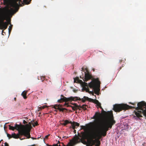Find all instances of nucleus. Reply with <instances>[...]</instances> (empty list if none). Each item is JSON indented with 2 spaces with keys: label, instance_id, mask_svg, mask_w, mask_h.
<instances>
[{
  "label": "nucleus",
  "instance_id": "26",
  "mask_svg": "<svg viewBox=\"0 0 146 146\" xmlns=\"http://www.w3.org/2000/svg\"><path fill=\"white\" fill-rule=\"evenodd\" d=\"M7 137L9 138V139L12 137V135L11 136L10 134L7 133Z\"/></svg>",
  "mask_w": 146,
  "mask_h": 146
},
{
  "label": "nucleus",
  "instance_id": "17",
  "mask_svg": "<svg viewBox=\"0 0 146 146\" xmlns=\"http://www.w3.org/2000/svg\"><path fill=\"white\" fill-rule=\"evenodd\" d=\"M57 109L59 110L60 111H62V112H63L64 110H67L65 108H60L59 106L57 108Z\"/></svg>",
  "mask_w": 146,
  "mask_h": 146
},
{
  "label": "nucleus",
  "instance_id": "15",
  "mask_svg": "<svg viewBox=\"0 0 146 146\" xmlns=\"http://www.w3.org/2000/svg\"><path fill=\"white\" fill-rule=\"evenodd\" d=\"M79 106V107H80V108H82L83 110H87V107H88V106L86 105H83L82 106H80V105Z\"/></svg>",
  "mask_w": 146,
  "mask_h": 146
},
{
  "label": "nucleus",
  "instance_id": "46",
  "mask_svg": "<svg viewBox=\"0 0 146 146\" xmlns=\"http://www.w3.org/2000/svg\"><path fill=\"white\" fill-rule=\"evenodd\" d=\"M31 138L33 139H35L34 138H33V137H32Z\"/></svg>",
  "mask_w": 146,
  "mask_h": 146
},
{
  "label": "nucleus",
  "instance_id": "21",
  "mask_svg": "<svg viewBox=\"0 0 146 146\" xmlns=\"http://www.w3.org/2000/svg\"><path fill=\"white\" fill-rule=\"evenodd\" d=\"M74 121H73V122H72L71 121H69V123H70L71 124H72V125L71 126H72V128L73 129H75V126H74Z\"/></svg>",
  "mask_w": 146,
  "mask_h": 146
},
{
  "label": "nucleus",
  "instance_id": "22",
  "mask_svg": "<svg viewBox=\"0 0 146 146\" xmlns=\"http://www.w3.org/2000/svg\"><path fill=\"white\" fill-rule=\"evenodd\" d=\"M74 126H75V127H75V129L76 128V126L78 127L79 126V125H80V124L78 123L75 122H74Z\"/></svg>",
  "mask_w": 146,
  "mask_h": 146
},
{
  "label": "nucleus",
  "instance_id": "39",
  "mask_svg": "<svg viewBox=\"0 0 146 146\" xmlns=\"http://www.w3.org/2000/svg\"><path fill=\"white\" fill-rule=\"evenodd\" d=\"M121 67H120V68H119V70H120L121 69Z\"/></svg>",
  "mask_w": 146,
  "mask_h": 146
},
{
  "label": "nucleus",
  "instance_id": "20",
  "mask_svg": "<svg viewBox=\"0 0 146 146\" xmlns=\"http://www.w3.org/2000/svg\"><path fill=\"white\" fill-rule=\"evenodd\" d=\"M68 123H69V121L68 120H65L64 122L62 124L64 126H66Z\"/></svg>",
  "mask_w": 146,
  "mask_h": 146
},
{
  "label": "nucleus",
  "instance_id": "41",
  "mask_svg": "<svg viewBox=\"0 0 146 146\" xmlns=\"http://www.w3.org/2000/svg\"><path fill=\"white\" fill-rule=\"evenodd\" d=\"M78 141V139H75V141Z\"/></svg>",
  "mask_w": 146,
  "mask_h": 146
},
{
  "label": "nucleus",
  "instance_id": "31",
  "mask_svg": "<svg viewBox=\"0 0 146 146\" xmlns=\"http://www.w3.org/2000/svg\"><path fill=\"white\" fill-rule=\"evenodd\" d=\"M5 145L4 146H9V144L6 142L5 143Z\"/></svg>",
  "mask_w": 146,
  "mask_h": 146
},
{
  "label": "nucleus",
  "instance_id": "18",
  "mask_svg": "<svg viewBox=\"0 0 146 146\" xmlns=\"http://www.w3.org/2000/svg\"><path fill=\"white\" fill-rule=\"evenodd\" d=\"M83 89L86 91L87 92H89V89L88 88V87H83Z\"/></svg>",
  "mask_w": 146,
  "mask_h": 146
},
{
  "label": "nucleus",
  "instance_id": "8",
  "mask_svg": "<svg viewBox=\"0 0 146 146\" xmlns=\"http://www.w3.org/2000/svg\"><path fill=\"white\" fill-rule=\"evenodd\" d=\"M102 117V113L99 112L97 111L95 113L94 115L92 118L98 121H99L101 119Z\"/></svg>",
  "mask_w": 146,
  "mask_h": 146
},
{
  "label": "nucleus",
  "instance_id": "36",
  "mask_svg": "<svg viewBox=\"0 0 146 146\" xmlns=\"http://www.w3.org/2000/svg\"><path fill=\"white\" fill-rule=\"evenodd\" d=\"M129 103L131 104H132V105H135V103H131V102H130Z\"/></svg>",
  "mask_w": 146,
  "mask_h": 146
},
{
  "label": "nucleus",
  "instance_id": "4",
  "mask_svg": "<svg viewBox=\"0 0 146 146\" xmlns=\"http://www.w3.org/2000/svg\"><path fill=\"white\" fill-rule=\"evenodd\" d=\"M31 125L27 124L25 126L24 125H19L17 124L15 125V127L11 126L10 125L9 126V129L10 130H14L16 129L18 131L19 134L21 135H24L27 137V138L31 137L30 132V129L29 127Z\"/></svg>",
  "mask_w": 146,
  "mask_h": 146
},
{
  "label": "nucleus",
  "instance_id": "43",
  "mask_svg": "<svg viewBox=\"0 0 146 146\" xmlns=\"http://www.w3.org/2000/svg\"><path fill=\"white\" fill-rule=\"evenodd\" d=\"M74 133H76V130H74Z\"/></svg>",
  "mask_w": 146,
  "mask_h": 146
},
{
  "label": "nucleus",
  "instance_id": "38",
  "mask_svg": "<svg viewBox=\"0 0 146 146\" xmlns=\"http://www.w3.org/2000/svg\"><path fill=\"white\" fill-rule=\"evenodd\" d=\"M77 91V90H73V91L74 92H76Z\"/></svg>",
  "mask_w": 146,
  "mask_h": 146
},
{
  "label": "nucleus",
  "instance_id": "37",
  "mask_svg": "<svg viewBox=\"0 0 146 146\" xmlns=\"http://www.w3.org/2000/svg\"><path fill=\"white\" fill-rule=\"evenodd\" d=\"M77 108V109H78L80 110H81V108H80V107Z\"/></svg>",
  "mask_w": 146,
  "mask_h": 146
},
{
  "label": "nucleus",
  "instance_id": "28",
  "mask_svg": "<svg viewBox=\"0 0 146 146\" xmlns=\"http://www.w3.org/2000/svg\"><path fill=\"white\" fill-rule=\"evenodd\" d=\"M45 77H40V79L42 80V81H43L45 79Z\"/></svg>",
  "mask_w": 146,
  "mask_h": 146
},
{
  "label": "nucleus",
  "instance_id": "42",
  "mask_svg": "<svg viewBox=\"0 0 146 146\" xmlns=\"http://www.w3.org/2000/svg\"><path fill=\"white\" fill-rule=\"evenodd\" d=\"M61 97H64V96H63V95H61Z\"/></svg>",
  "mask_w": 146,
  "mask_h": 146
},
{
  "label": "nucleus",
  "instance_id": "48",
  "mask_svg": "<svg viewBox=\"0 0 146 146\" xmlns=\"http://www.w3.org/2000/svg\"><path fill=\"white\" fill-rule=\"evenodd\" d=\"M24 121H25V122H24V123H25V122H26V121H25V120H24Z\"/></svg>",
  "mask_w": 146,
  "mask_h": 146
},
{
  "label": "nucleus",
  "instance_id": "35",
  "mask_svg": "<svg viewBox=\"0 0 146 146\" xmlns=\"http://www.w3.org/2000/svg\"><path fill=\"white\" fill-rule=\"evenodd\" d=\"M42 110V109H40V107H39V108H38V111H40L41 110Z\"/></svg>",
  "mask_w": 146,
  "mask_h": 146
},
{
  "label": "nucleus",
  "instance_id": "24",
  "mask_svg": "<svg viewBox=\"0 0 146 146\" xmlns=\"http://www.w3.org/2000/svg\"><path fill=\"white\" fill-rule=\"evenodd\" d=\"M59 106H60V107H62V105H56L55 106H54V108L56 109H57V108Z\"/></svg>",
  "mask_w": 146,
  "mask_h": 146
},
{
  "label": "nucleus",
  "instance_id": "32",
  "mask_svg": "<svg viewBox=\"0 0 146 146\" xmlns=\"http://www.w3.org/2000/svg\"><path fill=\"white\" fill-rule=\"evenodd\" d=\"M49 146H58V143L56 144H53V145H50Z\"/></svg>",
  "mask_w": 146,
  "mask_h": 146
},
{
  "label": "nucleus",
  "instance_id": "23",
  "mask_svg": "<svg viewBox=\"0 0 146 146\" xmlns=\"http://www.w3.org/2000/svg\"><path fill=\"white\" fill-rule=\"evenodd\" d=\"M82 85L83 87H88V86H89V84H88L87 83L85 82H83V83H82Z\"/></svg>",
  "mask_w": 146,
  "mask_h": 146
},
{
  "label": "nucleus",
  "instance_id": "12",
  "mask_svg": "<svg viewBox=\"0 0 146 146\" xmlns=\"http://www.w3.org/2000/svg\"><path fill=\"white\" fill-rule=\"evenodd\" d=\"M21 135L20 134H19V133L18 134H16L15 133H13L12 134V137H13L15 139H17L19 137V135Z\"/></svg>",
  "mask_w": 146,
  "mask_h": 146
},
{
  "label": "nucleus",
  "instance_id": "29",
  "mask_svg": "<svg viewBox=\"0 0 146 146\" xmlns=\"http://www.w3.org/2000/svg\"><path fill=\"white\" fill-rule=\"evenodd\" d=\"M45 107H46V106H41L40 107V109H43L44 108H45Z\"/></svg>",
  "mask_w": 146,
  "mask_h": 146
},
{
  "label": "nucleus",
  "instance_id": "6",
  "mask_svg": "<svg viewBox=\"0 0 146 146\" xmlns=\"http://www.w3.org/2000/svg\"><path fill=\"white\" fill-rule=\"evenodd\" d=\"M32 0H16L13 4V7H18L24 5L25 4H29Z\"/></svg>",
  "mask_w": 146,
  "mask_h": 146
},
{
  "label": "nucleus",
  "instance_id": "11",
  "mask_svg": "<svg viewBox=\"0 0 146 146\" xmlns=\"http://www.w3.org/2000/svg\"><path fill=\"white\" fill-rule=\"evenodd\" d=\"M69 101H77L78 100H82V98H80V97H71L69 98Z\"/></svg>",
  "mask_w": 146,
  "mask_h": 146
},
{
  "label": "nucleus",
  "instance_id": "7",
  "mask_svg": "<svg viewBox=\"0 0 146 146\" xmlns=\"http://www.w3.org/2000/svg\"><path fill=\"white\" fill-rule=\"evenodd\" d=\"M85 70H86V72H84L85 77L84 78V79H83V80L85 82H87L88 80L91 78L92 76L90 74L88 70L86 68L84 70V69L83 68H82V71H84Z\"/></svg>",
  "mask_w": 146,
  "mask_h": 146
},
{
  "label": "nucleus",
  "instance_id": "10",
  "mask_svg": "<svg viewBox=\"0 0 146 146\" xmlns=\"http://www.w3.org/2000/svg\"><path fill=\"white\" fill-rule=\"evenodd\" d=\"M74 105V106H72L69 105L68 103H65L64 105H66L67 107H70L72 108V109L74 111L77 110V108L79 107V106L76 103H74L72 104Z\"/></svg>",
  "mask_w": 146,
  "mask_h": 146
},
{
  "label": "nucleus",
  "instance_id": "40",
  "mask_svg": "<svg viewBox=\"0 0 146 146\" xmlns=\"http://www.w3.org/2000/svg\"><path fill=\"white\" fill-rule=\"evenodd\" d=\"M16 98H14V100H15V101H16Z\"/></svg>",
  "mask_w": 146,
  "mask_h": 146
},
{
  "label": "nucleus",
  "instance_id": "47",
  "mask_svg": "<svg viewBox=\"0 0 146 146\" xmlns=\"http://www.w3.org/2000/svg\"><path fill=\"white\" fill-rule=\"evenodd\" d=\"M24 121H25V122H24V123H25V122H26V121H25V120H24Z\"/></svg>",
  "mask_w": 146,
  "mask_h": 146
},
{
  "label": "nucleus",
  "instance_id": "2",
  "mask_svg": "<svg viewBox=\"0 0 146 146\" xmlns=\"http://www.w3.org/2000/svg\"><path fill=\"white\" fill-rule=\"evenodd\" d=\"M136 109L137 111L135 112V114L138 118L142 117V114L143 115V111L146 110V103L144 102H140L138 103ZM135 108V107L130 106L127 104H116L114 105L113 110L115 112H119L122 110H126Z\"/></svg>",
  "mask_w": 146,
  "mask_h": 146
},
{
  "label": "nucleus",
  "instance_id": "30",
  "mask_svg": "<svg viewBox=\"0 0 146 146\" xmlns=\"http://www.w3.org/2000/svg\"><path fill=\"white\" fill-rule=\"evenodd\" d=\"M58 102L59 103H61V102H62V101L61 100V99H60L58 100Z\"/></svg>",
  "mask_w": 146,
  "mask_h": 146
},
{
  "label": "nucleus",
  "instance_id": "44",
  "mask_svg": "<svg viewBox=\"0 0 146 146\" xmlns=\"http://www.w3.org/2000/svg\"><path fill=\"white\" fill-rule=\"evenodd\" d=\"M60 143V142L59 141H58V143Z\"/></svg>",
  "mask_w": 146,
  "mask_h": 146
},
{
  "label": "nucleus",
  "instance_id": "16",
  "mask_svg": "<svg viewBox=\"0 0 146 146\" xmlns=\"http://www.w3.org/2000/svg\"><path fill=\"white\" fill-rule=\"evenodd\" d=\"M74 82H79L80 83H83V82L81 80H79L78 78H74Z\"/></svg>",
  "mask_w": 146,
  "mask_h": 146
},
{
  "label": "nucleus",
  "instance_id": "27",
  "mask_svg": "<svg viewBox=\"0 0 146 146\" xmlns=\"http://www.w3.org/2000/svg\"><path fill=\"white\" fill-rule=\"evenodd\" d=\"M81 127V129H84L86 127L85 126H83V125H81L80 126Z\"/></svg>",
  "mask_w": 146,
  "mask_h": 146
},
{
  "label": "nucleus",
  "instance_id": "19",
  "mask_svg": "<svg viewBox=\"0 0 146 146\" xmlns=\"http://www.w3.org/2000/svg\"><path fill=\"white\" fill-rule=\"evenodd\" d=\"M12 27H13V25L11 24V25L10 26H9V28L8 29L9 33V34H10V33L11 31V30H12Z\"/></svg>",
  "mask_w": 146,
  "mask_h": 146
},
{
  "label": "nucleus",
  "instance_id": "33",
  "mask_svg": "<svg viewBox=\"0 0 146 146\" xmlns=\"http://www.w3.org/2000/svg\"><path fill=\"white\" fill-rule=\"evenodd\" d=\"M49 135H46V136H45V139H47L49 136Z\"/></svg>",
  "mask_w": 146,
  "mask_h": 146
},
{
  "label": "nucleus",
  "instance_id": "5",
  "mask_svg": "<svg viewBox=\"0 0 146 146\" xmlns=\"http://www.w3.org/2000/svg\"><path fill=\"white\" fill-rule=\"evenodd\" d=\"M100 82L99 80L98 81L97 84L95 81H92L89 84V87L93 89L95 94L98 95L100 90Z\"/></svg>",
  "mask_w": 146,
  "mask_h": 146
},
{
  "label": "nucleus",
  "instance_id": "1",
  "mask_svg": "<svg viewBox=\"0 0 146 146\" xmlns=\"http://www.w3.org/2000/svg\"><path fill=\"white\" fill-rule=\"evenodd\" d=\"M95 104L99 106L103 111L104 114L108 117V119L103 123L99 128L98 133H97L95 129L94 128L95 124L94 123H90V128L92 133L91 137L92 141L94 143L96 141H98L100 143L99 140L102 137V136L105 137L107 134V132L109 130V128H111L112 126L115 123V121L114 119L112 111H108L106 112L103 110L101 106V104L97 100H95Z\"/></svg>",
  "mask_w": 146,
  "mask_h": 146
},
{
  "label": "nucleus",
  "instance_id": "49",
  "mask_svg": "<svg viewBox=\"0 0 146 146\" xmlns=\"http://www.w3.org/2000/svg\"><path fill=\"white\" fill-rule=\"evenodd\" d=\"M29 124H30V123H29Z\"/></svg>",
  "mask_w": 146,
  "mask_h": 146
},
{
  "label": "nucleus",
  "instance_id": "34",
  "mask_svg": "<svg viewBox=\"0 0 146 146\" xmlns=\"http://www.w3.org/2000/svg\"><path fill=\"white\" fill-rule=\"evenodd\" d=\"M123 61V60H122V59L120 60H119V62L120 63V64H121V62H122Z\"/></svg>",
  "mask_w": 146,
  "mask_h": 146
},
{
  "label": "nucleus",
  "instance_id": "25",
  "mask_svg": "<svg viewBox=\"0 0 146 146\" xmlns=\"http://www.w3.org/2000/svg\"><path fill=\"white\" fill-rule=\"evenodd\" d=\"M38 125V123L36 121L34 122V123L33 124V126L34 127H35V126Z\"/></svg>",
  "mask_w": 146,
  "mask_h": 146
},
{
  "label": "nucleus",
  "instance_id": "9",
  "mask_svg": "<svg viewBox=\"0 0 146 146\" xmlns=\"http://www.w3.org/2000/svg\"><path fill=\"white\" fill-rule=\"evenodd\" d=\"M95 100L91 98H89L87 97L84 96L83 98H82V102H85L86 100H88L90 102H92L95 103Z\"/></svg>",
  "mask_w": 146,
  "mask_h": 146
},
{
  "label": "nucleus",
  "instance_id": "14",
  "mask_svg": "<svg viewBox=\"0 0 146 146\" xmlns=\"http://www.w3.org/2000/svg\"><path fill=\"white\" fill-rule=\"evenodd\" d=\"M27 92V91H23L21 94V95L23 97V98L25 99H26L27 98L26 95Z\"/></svg>",
  "mask_w": 146,
  "mask_h": 146
},
{
  "label": "nucleus",
  "instance_id": "45",
  "mask_svg": "<svg viewBox=\"0 0 146 146\" xmlns=\"http://www.w3.org/2000/svg\"><path fill=\"white\" fill-rule=\"evenodd\" d=\"M3 141V140H1V141H0V143H1V141Z\"/></svg>",
  "mask_w": 146,
  "mask_h": 146
},
{
  "label": "nucleus",
  "instance_id": "3",
  "mask_svg": "<svg viewBox=\"0 0 146 146\" xmlns=\"http://www.w3.org/2000/svg\"><path fill=\"white\" fill-rule=\"evenodd\" d=\"M12 13V11L8 7H5L0 8V29H3L2 34L3 35H4L3 34L4 30L7 29L9 24L8 22H4V21L11 15Z\"/></svg>",
  "mask_w": 146,
  "mask_h": 146
},
{
  "label": "nucleus",
  "instance_id": "13",
  "mask_svg": "<svg viewBox=\"0 0 146 146\" xmlns=\"http://www.w3.org/2000/svg\"><path fill=\"white\" fill-rule=\"evenodd\" d=\"M60 99L62 102H67L69 101V98H66L65 97H61Z\"/></svg>",
  "mask_w": 146,
  "mask_h": 146
}]
</instances>
